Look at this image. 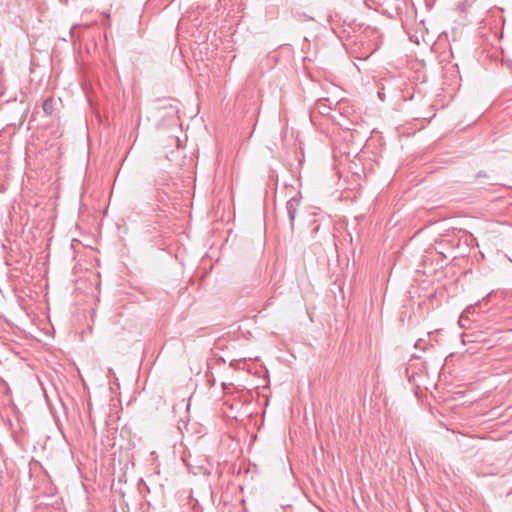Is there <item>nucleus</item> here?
<instances>
[{
	"mask_svg": "<svg viewBox=\"0 0 512 512\" xmlns=\"http://www.w3.org/2000/svg\"><path fill=\"white\" fill-rule=\"evenodd\" d=\"M300 200H301V196L296 195V196H293L292 198H290L286 203V211H287V215L289 218L291 230L294 229V220H295V216L298 211V208L300 206Z\"/></svg>",
	"mask_w": 512,
	"mask_h": 512,
	"instance_id": "f257e3e1",
	"label": "nucleus"
},
{
	"mask_svg": "<svg viewBox=\"0 0 512 512\" xmlns=\"http://www.w3.org/2000/svg\"><path fill=\"white\" fill-rule=\"evenodd\" d=\"M56 106V101L53 97H48L43 101L42 109L46 115H52Z\"/></svg>",
	"mask_w": 512,
	"mask_h": 512,
	"instance_id": "f03ea898",
	"label": "nucleus"
},
{
	"mask_svg": "<svg viewBox=\"0 0 512 512\" xmlns=\"http://www.w3.org/2000/svg\"><path fill=\"white\" fill-rule=\"evenodd\" d=\"M326 101L327 100H320L317 103V107L321 114H327L328 110L330 109L329 107L326 106V104H325Z\"/></svg>",
	"mask_w": 512,
	"mask_h": 512,
	"instance_id": "7ed1b4c3",
	"label": "nucleus"
},
{
	"mask_svg": "<svg viewBox=\"0 0 512 512\" xmlns=\"http://www.w3.org/2000/svg\"><path fill=\"white\" fill-rule=\"evenodd\" d=\"M485 301H486V298H483L482 301H479L474 306L467 307L466 310H465V313L469 314L471 312H474L475 308L476 307H480L482 305V303H484Z\"/></svg>",
	"mask_w": 512,
	"mask_h": 512,
	"instance_id": "20e7f679",
	"label": "nucleus"
},
{
	"mask_svg": "<svg viewBox=\"0 0 512 512\" xmlns=\"http://www.w3.org/2000/svg\"><path fill=\"white\" fill-rule=\"evenodd\" d=\"M482 177H483V178H487V177H488V175H487L484 171H479V172L477 173V178H482Z\"/></svg>",
	"mask_w": 512,
	"mask_h": 512,
	"instance_id": "39448f33",
	"label": "nucleus"
},
{
	"mask_svg": "<svg viewBox=\"0 0 512 512\" xmlns=\"http://www.w3.org/2000/svg\"><path fill=\"white\" fill-rule=\"evenodd\" d=\"M169 109L171 110V112H172L173 114H175V113L177 112L176 108H175V107H173L171 104L169 105Z\"/></svg>",
	"mask_w": 512,
	"mask_h": 512,
	"instance_id": "423d86ee",
	"label": "nucleus"
},
{
	"mask_svg": "<svg viewBox=\"0 0 512 512\" xmlns=\"http://www.w3.org/2000/svg\"><path fill=\"white\" fill-rule=\"evenodd\" d=\"M165 108H167V106H164V105H163V106H157V107H156V109H157V110H161V109H165Z\"/></svg>",
	"mask_w": 512,
	"mask_h": 512,
	"instance_id": "0eeeda50",
	"label": "nucleus"
}]
</instances>
